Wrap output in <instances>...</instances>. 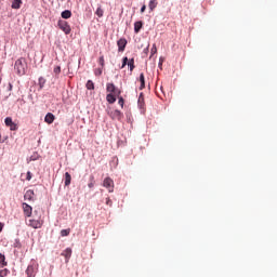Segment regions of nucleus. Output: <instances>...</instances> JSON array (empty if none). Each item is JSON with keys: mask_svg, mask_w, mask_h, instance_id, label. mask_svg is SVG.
<instances>
[{"mask_svg": "<svg viewBox=\"0 0 277 277\" xmlns=\"http://www.w3.org/2000/svg\"><path fill=\"white\" fill-rule=\"evenodd\" d=\"M106 205H107L108 207H111L113 201H111L109 198H106Z\"/></svg>", "mask_w": 277, "mask_h": 277, "instance_id": "35", "label": "nucleus"}, {"mask_svg": "<svg viewBox=\"0 0 277 277\" xmlns=\"http://www.w3.org/2000/svg\"><path fill=\"white\" fill-rule=\"evenodd\" d=\"M35 213H38V210H35Z\"/></svg>", "mask_w": 277, "mask_h": 277, "instance_id": "41", "label": "nucleus"}, {"mask_svg": "<svg viewBox=\"0 0 277 277\" xmlns=\"http://www.w3.org/2000/svg\"><path fill=\"white\" fill-rule=\"evenodd\" d=\"M13 85L12 83H9V92H12Z\"/></svg>", "mask_w": 277, "mask_h": 277, "instance_id": "39", "label": "nucleus"}, {"mask_svg": "<svg viewBox=\"0 0 277 277\" xmlns=\"http://www.w3.org/2000/svg\"><path fill=\"white\" fill-rule=\"evenodd\" d=\"M44 122H47V124H53V122H55V115L48 113L44 117Z\"/></svg>", "mask_w": 277, "mask_h": 277, "instance_id": "11", "label": "nucleus"}, {"mask_svg": "<svg viewBox=\"0 0 277 277\" xmlns=\"http://www.w3.org/2000/svg\"><path fill=\"white\" fill-rule=\"evenodd\" d=\"M127 64H129V58L126 56V57H123V60H122L121 68H124V66H127Z\"/></svg>", "mask_w": 277, "mask_h": 277, "instance_id": "31", "label": "nucleus"}, {"mask_svg": "<svg viewBox=\"0 0 277 277\" xmlns=\"http://www.w3.org/2000/svg\"><path fill=\"white\" fill-rule=\"evenodd\" d=\"M58 27L62 31H64V34H66V36H68L70 31H72V29L70 28V25H68V22L66 21H58Z\"/></svg>", "mask_w": 277, "mask_h": 277, "instance_id": "5", "label": "nucleus"}, {"mask_svg": "<svg viewBox=\"0 0 277 277\" xmlns=\"http://www.w3.org/2000/svg\"><path fill=\"white\" fill-rule=\"evenodd\" d=\"M142 27H144V23H142V21H138V22L134 23V31L136 34H140V30L142 29Z\"/></svg>", "mask_w": 277, "mask_h": 277, "instance_id": "15", "label": "nucleus"}, {"mask_svg": "<svg viewBox=\"0 0 277 277\" xmlns=\"http://www.w3.org/2000/svg\"><path fill=\"white\" fill-rule=\"evenodd\" d=\"M106 91L108 92V94H115V96H120L121 91L116 88V84L108 82L106 84Z\"/></svg>", "mask_w": 277, "mask_h": 277, "instance_id": "3", "label": "nucleus"}, {"mask_svg": "<svg viewBox=\"0 0 277 277\" xmlns=\"http://www.w3.org/2000/svg\"><path fill=\"white\" fill-rule=\"evenodd\" d=\"M87 90H94V82L92 80H88Z\"/></svg>", "mask_w": 277, "mask_h": 277, "instance_id": "25", "label": "nucleus"}, {"mask_svg": "<svg viewBox=\"0 0 277 277\" xmlns=\"http://www.w3.org/2000/svg\"><path fill=\"white\" fill-rule=\"evenodd\" d=\"M98 63H100V66H102V68H104L105 67V57L101 56L98 60Z\"/></svg>", "mask_w": 277, "mask_h": 277, "instance_id": "30", "label": "nucleus"}, {"mask_svg": "<svg viewBox=\"0 0 277 277\" xmlns=\"http://www.w3.org/2000/svg\"><path fill=\"white\" fill-rule=\"evenodd\" d=\"M140 81H141L140 90H144L146 88V80L144 78V74L140 75Z\"/></svg>", "mask_w": 277, "mask_h": 277, "instance_id": "20", "label": "nucleus"}, {"mask_svg": "<svg viewBox=\"0 0 277 277\" xmlns=\"http://www.w3.org/2000/svg\"><path fill=\"white\" fill-rule=\"evenodd\" d=\"M47 83V79L44 77L39 78V88H44V84Z\"/></svg>", "mask_w": 277, "mask_h": 277, "instance_id": "24", "label": "nucleus"}, {"mask_svg": "<svg viewBox=\"0 0 277 277\" xmlns=\"http://www.w3.org/2000/svg\"><path fill=\"white\" fill-rule=\"evenodd\" d=\"M60 72H62V67L60 66L54 67V75H60Z\"/></svg>", "mask_w": 277, "mask_h": 277, "instance_id": "32", "label": "nucleus"}, {"mask_svg": "<svg viewBox=\"0 0 277 277\" xmlns=\"http://www.w3.org/2000/svg\"><path fill=\"white\" fill-rule=\"evenodd\" d=\"M148 8L153 12V10H155V8H157V0H150Z\"/></svg>", "mask_w": 277, "mask_h": 277, "instance_id": "22", "label": "nucleus"}, {"mask_svg": "<svg viewBox=\"0 0 277 277\" xmlns=\"http://www.w3.org/2000/svg\"><path fill=\"white\" fill-rule=\"evenodd\" d=\"M0 137H1V134H0Z\"/></svg>", "mask_w": 277, "mask_h": 277, "instance_id": "42", "label": "nucleus"}, {"mask_svg": "<svg viewBox=\"0 0 277 277\" xmlns=\"http://www.w3.org/2000/svg\"><path fill=\"white\" fill-rule=\"evenodd\" d=\"M72 181V176H70V173H65V186L68 187L70 185V182Z\"/></svg>", "mask_w": 277, "mask_h": 277, "instance_id": "21", "label": "nucleus"}, {"mask_svg": "<svg viewBox=\"0 0 277 277\" xmlns=\"http://www.w3.org/2000/svg\"><path fill=\"white\" fill-rule=\"evenodd\" d=\"M95 181H94V176H91L90 177V183L88 184V187L90 188V189H92V187H94V185H95Z\"/></svg>", "mask_w": 277, "mask_h": 277, "instance_id": "27", "label": "nucleus"}, {"mask_svg": "<svg viewBox=\"0 0 277 277\" xmlns=\"http://www.w3.org/2000/svg\"><path fill=\"white\" fill-rule=\"evenodd\" d=\"M61 255L65 258V263H68V261H70V256H72V249L70 248L65 249L61 253Z\"/></svg>", "mask_w": 277, "mask_h": 277, "instance_id": "10", "label": "nucleus"}, {"mask_svg": "<svg viewBox=\"0 0 277 277\" xmlns=\"http://www.w3.org/2000/svg\"><path fill=\"white\" fill-rule=\"evenodd\" d=\"M95 14L98 16V18H102V16H103V14H104L103 9L97 8Z\"/></svg>", "mask_w": 277, "mask_h": 277, "instance_id": "29", "label": "nucleus"}, {"mask_svg": "<svg viewBox=\"0 0 277 277\" xmlns=\"http://www.w3.org/2000/svg\"><path fill=\"white\" fill-rule=\"evenodd\" d=\"M26 181H31V171L27 172Z\"/></svg>", "mask_w": 277, "mask_h": 277, "instance_id": "34", "label": "nucleus"}, {"mask_svg": "<svg viewBox=\"0 0 277 277\" xmlns=\"http://www.w3.org/2000/svg\"><path fill=\"white\" fill-rule=\"evenodd\" d=\"M95 75H103V69L95 70Z\"/></svg>", "mask_w": 277, "mask_h": 277, "instance_id": "37", "label": "nucleus"}, {"mask_svg": "<svg viewBox=\"0 0 277 277\" xmlns=\"http://www.w3.org/2000/svg\"><path fill=\"white\" fill-rule=\"evenodd\" d=\"M26 274L28 277H34L36 276V273H35V269H34V266L29 265L26 269Z\"/></svg>", "mask_w": 277, "mask_h": 277, "instance_id": "18", "label": "nucleus"}, {"mask_svg": "<svg viewBox=\"0 0 277 277\" xmlns=\"http://www.w3.org/2000/svg\"><path fill=\"white\" fill-rule=\"evenodd\" d=\"M118 51L119 53L124 52V49H127V39L121 38L117 41Z\"/></svg>", "mask_w": 277, "mask_h": 277, "instance_id": "9", "label": "nucleus"}, {"mask_svg": "<svg viewBox=\"0 0 277 277\" xmlns=\"http://www.w3.org/2000/svg\"><path fill=\"white\" fill-rule=\"evenodd\" d=\"M22 209H23L24 215L26 217H31V214L34 213V208H31V206H29V203L23 202L22 203Z\"/></svg>", "mask_w": 277, "mask_h": 277, "instance_id": "7", "label": "nucleus"}, {"mask_svg": "<svg viewBox=\"0 0 277 277\" xmlns=\"http://www.w3.org/2000/svg\"><path fill=\"white\" fill-rule=\"evenodd\" d=\"M62 18H70L72 16V12L70 10H65L61 13Z\"/></svg>", "mask_w": 277, "mask_h": 277, "instance_id": "19", "label": "nucleus"}, {"mask_svg": "<svg viewBox=\"0 0 277 277\" xmlns=\"http://www.w3.org/2000/svg\"><path fill=\"white\" fill-rule=\"evenodd\" d=\"M36 159H38V158H36L35 156L30 157V161H36Z\"/></svg>", "mask_w": 277, "mask_h": 277, "instance_id": "40", "label": "nucleus"}, {"mask_svg": "<svg viewBox=\"0 0 277 277\" xmlns=\"http://www.w3.org/2000/svg\"><path fill=\"white\" fill-rule=\"evenodd\" d=\"M14 68L16 70V74L19 77H23V75L27 72V60L25 57L18 58L14 64Z\"/></svg>", "mask_w": 277, "mask_h": 277, "instance_id": "1", "label": "nucleus"}, {"mask_svg": "<svg viewBox=\"0 0 277 277\" xmlns=\"http://www.w3.org/2000/svg\"><path fill=\"white\" fill-rule=\"evenodd\" d=\"M117 97H118V104L120 105V107H124V98L120 95Z\"/></svg>", "mask_w": 277, "mask_h": 277, "instance_id": "28", "label": "nucleus"}, {"mask_svg": "<svg viewBox=\"0 0 277 277\" xmlns=\"http://www.w3.org/2000/svg\"><path fill=\"white\" fill-rule=\"evenodd\" d=\"M10 274V269L8 268H4L2 271H0V277H5Z\"/></svg>", "mask_w": 277, "mask_h": 277, "instance_id": "26", "label": "nucleus"}, {"mask_svg": "<svg viewBox=\"0 0 277 277\" xmlns=\"http://www.w3.org/2000/svg\"><path fill=\"white\" fill-rule=\"evenodd\" d=\"M43 224L44 221L40 216L38 219H30L28 221V226H30V228H42Z\"/></svg>", "mask_w": 277, "mask_h": 277, "instance_id": "2", "label": "nucleus"}, {"mask_svg": "<svg viewBox=\"0 0 277 277\" xmlns=\"http://www.w3.org/2000/svg\"><path fill=\"white\" fill-rule=\"evenodd\" d=\"M0 267H8V262L5 261V255L0 253Z\"/></svg>", "mask_w": 277, "mask_h": 277, "instance_id": "17", "label": "nucleus"}, {"mask_svg": "<svg viewBox=\"0 0 277 277\" xmlns=\"http://www.w3.org/2000/svg\"><path fill=\"white\" fill-rule=\"evenodd\" d=\"M35 193L32 189H28L24 195V200H34Z\"/></svg>", "mask_w": 277, "mask_h": 277, "instance_id": "14", "label": "nucleus"}, {"mask_svg": "<svg viewBox=\"0 0 277 277\" xmlns=\"http://www.w3.org/2000/svg\"><path fill=\"white\" fill-rule=\"evenodd\" d=\"M4 226H5V225L0 222V233H1V230H3V227H4Z\"/></svg>", "mask_w": 277, "mask_h": 277, "instance_id": "38", "label": "nucleus"}, {"mask_svg": "<svg viewBox=\"0 0 277 277\" xmlns=\"http://www.w3.org/2000/svg\"><path fill=\"white\" fill-rule=\"evenodd\" d=\"M21 5H23V0H13L11 8L12 10H21Z\"/></svg>", "mask_w": 277, "mask_h": 277, "instance_id": "12", "label": "nucleus"}, {"mask_svg": "<svg viewBox=\"0 0 277 277\" xmlns=\"http://www.w3.org/2000/svg\"><path fill=\"white\" fill-rule=\"evenodd\" d=\"M116 96H118V95H116L114 93H108L106 95L107 103H109V105H114V103H116Z\"/></svg>", "mask_w": 277, "mask_h": 277, "instance_id": "13", "label": "nucleus"}, {"mask_svg": "<svg viewBox=\"0 0 277 277\" xmlns=\"http://www.w3.org/2000/svg\"><path fill=\"white\" fill-rule=\"evenodd\" d=\"M108 116L109 118H111V120H122V118H124V115L122 114V111L118 109L108 111Z\"/></svg>", "mask_w": 277, "mask_h": 277, "instance_id": "4", "label": "nucleus"}, {"mask_svg": "<svg viewBox=\"0 0 277 277\" xmlns=\"http://www.w3.org/2000/svg\"><path fill=\"white\" fill-rule=\"evenodd\" d=\"M103 187L108 189L109 194H113V192H114V180H111V177H106L103 182Z\"/></svg>", "mask_w": 277, "mask_h": 277, "instance_id": "8", "label": "nucleus"}, {"mask_svg": "<svg viewBox=\"0 0 277 277\" xmlns=\"http://www.w3.org/2000/svg\"><path fill=\"white\" fill-rule=\"evenodd\" d=\"M146 12V5L144 4L142 8H141V13L144 14Z\"/></svg>", "mask_w": 277, "mask_h": 277, "instance_id": "36", "label": "nucleus"}, {"mask_svg": "<svg viewBox=\"0 0 277 277\" xmlns=\"http://www.w3.org/2000/svg\"><path fill=\"white\" fill-rule=\"evenodd\" d=\"M157 53V44H153V48H151V55H155Z\"/></svg>", "mask_w": 277, "mask_h": 277, "instance_id": "33", "label": "nucleus"}, {"mask_svg": "<svg viewBox=\"0 0 277 277\" xmlns=\"http://www.w3.org/2000/svg\"><path fill=\"white\" fill-rule=\"evenodd\" d=\"M5 127H9L10 131H18V124L14 123L12 117H6L4 119Z\"/></svg>", "mask_w": 277, "mask_h": 277, "instance_id": "6", "label": "nucleus"}, {"mask_svg": "<svg viewBox=\"0 0 277 277\" xmlns=\"http://www.w3.org/2000/svg\"><path fill=\"white\" fill-rule=\"evenodd\" d=\"M128 66L130 68V72H133V70H135V58H130L128 61Z\"/></svg>", "mask_w": 277, "mask_h": 277, "instance_id": "16", "label": "nucleus"}, {"mask_svg": "<svg viewBox=\"0 0 277 277\" xmlns=\"http://www.w3.org/2000/svg\"><path fill=\"white\" fill-rule=\"evenodd\" d=\"M68 235H70V228L61 230V237H68Z\"/></svg>", "mask_w": 277, "mask_h": 277, "instance_id": "23", "label": "nucleus"}]
</instances>
